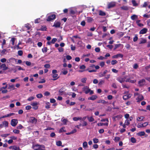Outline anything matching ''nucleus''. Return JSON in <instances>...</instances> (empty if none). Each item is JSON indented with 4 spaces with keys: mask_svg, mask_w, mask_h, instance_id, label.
Wrapping results in <instances>:
<instances>
[{
    "mask_svg": "<svg viewBox=\"0 0 150 150\" xmlns=\"http://www.w3.org/2000/svg\"><path fill=\"white\" fill-rule=\"evenodd\" d=\"M95 50L96 52H99L100 51V49L99 47H97L95 48Z\"/></svg>",
    "mask_w": 150,
    "mask_h": 150,
    "instance_id": "obj_58",
    "label": "nucleus"
},
{
    "mask_svg": "<svg viewBox=\"0 0 150 150\" xmlns=\"http://www.w3.org/2000/svg\"><path fill=\"white\" fill-rule=\"evenodd\" d=\"M93 141L94 143L96 144L98 142L99 140L98 139L95 138L93 139Z\"/></svg>",
    "mask_w": 150,
    "mask_h": 150,
    "instance_id": "obj_45",
    "label": "nucleus"
},
{
    "mask_svg": "<svg viewBox=\"0 0 150 150\" xmlns=\"http://www.w3.org/2000/svg\"><path fill=\"white\" fill-rule=\"evenodd\" d=\"M36 97L38 98H40L43 97V95L42 94L39 93L37 95Z\"/></svg>",
    "mask_w": 150,
    "mask_h": 150,
    "instance_id": "obj_47",
    "label": "nucleus"
},
{
    "mask_svg": "<svg viewBox=\"0 0 150 150\" xmlns=\"http://www.w3.org/2000/svg\"><path fill=\"white\" fill-rule=\"evenodd\" d=\"M87 118L88 119L89 121L90 122H93L94 120V119L92 117H87Z\"/></svg>",
    "mask_w": 150,
    "mask_h": 150,
    "instance_id": "obj_36",
    "label": "nucleus"
},
{
    "mask_svg": "<svg viewBox=\"0 0 150 150\" xmlns=\"http://www.w3.org/2000/svg\"><path fill=\"white\" fill-rule=\"evenodd\" d=\"M16 39L14 38H11V39L10 40V42H12V44L13 45H14V42L15 41V40Z\"/></svg>",
    "mask_w": 150,
    "mask_h": 150,
    "instance_id": "obj_54",
    "label": "nucleus"
},
{
    "mask_svg": "<svg viewBox=\"0 0 150 150\" xmlns=\"http://www.w3.org/2000/svg\"><path fill=\"white\" fill-rule=\"evenodd\" d=\"M18 53L19 56H21L23 54V52L22 50H19L18 52Z\"/></svg>",
    "mask_w": 150,
    "mask_h": 150,
    "instance_id": "obj_52",
    "label": "nucleus"
},
{
    "mask_svg": "<svg viewBox=\"0 0 150 150\" xmlns=\"http://www.w3.org/2000/svg\"><path fill=\"white\" fill-rule=\"evenodd\" d=\"M87 21L88 23H91L93 20V19L92 18L90 17H87Z\"/></svg>",
    "mask_w": 150,
    "mask_h": 150,
    "instance_id": "obj_31",
    "label": "nucleus"
},
{
    "mask_svg": "<svg viewBox=\"0 0 150 150\" xmlns=\"http://www.w3.org/2000/svg\"><path fill=\"white\" fill-rule=\"evenodd\" d=\"M83 91H85V93L86 94L88 93L90 91V89L87 86H84L82 88Z\"/></svg>",
    "mask_w": 150,
    "mask_h": 150,
    "instance_id": "obj_5",
    "label": "nucleus"
},
{
    "mask_svg": "<svg viewBox=\"0 0 150 150\" xmlns=\"http://www.w3.org/2000/svg\"><path fill=\"white\" fill-rule=\"evenodd\" d=\"M34 97L33 96L30 97L27 99V100L29 101H31L33 100L34 99Z\"/></svg>",
    "mask_w": 150,
    "mask_h": 150,
    "instance_id": "obj_60",
    "label": "nucleus"
},
{
    "mask_svg": "<svg viewBox=\"0 0 150 150\" xmlns=\"http://www.w3.org/2000/svg\"><path fill=\"white\" fill-rule=\"evenodd\" d=\"M38 150H45V147L44 145H41Z\"/></svg>",
    "mask_w": 150,
    "mask_h": 150,
    "instance_id": "obj_29",
    "label": "nucleus"
},
{
    "mask_svg": "<svg viewBox=\"0 0 150 150\" xmlns=\"http://www.w3.org/2000/svg\"><path fill=\"white\" fill-rule=\"evenodd\" d=\"M14 113H10L8 114H7V115H3L1 117H0V118H4L5 117H10V116H12L13 115H15Z\"/></svg>",
    "mask_w": 150,
    "mask_h": 150,
    "instance_id": "obj_15",
    "label": "nucleus"
},
{
    "mask_svg": "<svg viewBox=\"0 0 150 150\" xmlns=\"http://www.w3.org/2000/svg\"><path fill=\"white\" fill-rule=\"evenodd\" d=\"M58 74H53L52 75V77L53 78V79H52V80L53 81L56 80L59 77H58Z\"/></svg>",
    "mask_w": 150,
    "mask_h": 150,
    "instance_id": "obj_21",
    "label": "nucleus"
},
{
    "mask_svg": "<svg viewBox=\"0 0 150 150\" xmlns=\"http://www.w3.org/2000/svg\"><path fill=\"white\" fill-rule=\"evenodd\" d=\"M2 68V70L4 71H5L8 69V68L6 66L5 64H2L0 66V69Z\"/></svg>",
    "mask_w": 150,
    "mask_h": 150,
    "instance_id": "obj_12",
    "label": "nucleus"
},
{
    "mask_svg": "<svg viewBox=\"0 0 150 150\" xmlns=\"http://www.w3.org/2000/svg\"><path fill=\"white\" fill-rule=\"evenodd\" d=\"M97 96L96 95H92L91 97L88 98V100H94L97 98Z\"/></svg>",
    "mask_w": 150,
    "mask_h": 150,
    "instance_id": "obj_19",
    "label": "nucleus"
},
{
    "mask_svg": "<svg viewBox=\"0 0 150 150\" xmlns=\"http://www.w3.org/2000/svg\"><path fill=\"white\" fill-rule=\"evenodd\" d=\"M97 103H102L103 104H107L108 103V102L105 101L104 100H98V102Z\"/></svg>",
    "mask_w": 150,
    "mask_h": 150,
    "instance_id": "obj_25",
    "label": "nucleus"
},
{
    "mask_svg": "<svg viewBox=\"0 0 150 150\" xmlns=\"http://www.w3.org/2000/svg\"><path fill=\"white\" fill-rule=\"evenodd\" d=\"M56 145L59 146H61L62 144V142L60 141H59L56 142Z\"/></svg>",
    "mask_w": 150,
    "mask_h": 150,
    "instance_id": "obj_38",
    "label": "nucleus"
},
{
    "mask_svg": "<svg viewBox=\"0 0 150 150\" xmlns=\"http://www.w3.org/2000/svg\"><path fill=\"white\" fill-rule=\"evenodd\" d=\"M132 2L133 6H137L138 5V4L136 3L135 0H132Z\"/></svg>",
    "mask_w": 150,
    "mask_h": 150,
    "instance_id": "obj_34",
    "label": "nucleus"
},
{
    "mask_svg": "<svg viewBox=\"0 0 150 150\" xmlns=\"http://www.w3.org/2000/svg\"><path fill=\"white\" fill-rule=\"evenodd\" d=\"M40 22V18H37L35 20V23H38Z\"/></svg>",
    "mask_w": 150,
    "mask_h": 150,
    "instance_id": "obj_48",
    "label": "nucleus"
},
{
    "mask_svg": "<svg viewBox=\"0 0 150 150\" xmlns=\"http://www.w3.org/2000/svg\"><path fill=\"white\" fill-rule=\"evenodd\" d=\"M132 143H135L136 142V139L134 137H132L130 139Z\"/></svg>",
    "mask_w": 150,
    "mask_h": 150,
    "instance_id": "obj_40",
    "label": "nucleus"
},
{
    "mask_svg": "<svg viewBox=\"0 0 150 150\" xmlns=\"http://www.w3.org/2000/svg\"><path fill=\"white\" fill-rule=\"evenodd\" d=\"M8 89H11V90H14L15 88V86L13 84L11 85H9Z\"/></svg>",
    "mask_w": 150,
    "mask_h": 150,
    "instance_id": "obj_28",
    "label": "nucleus"
},
{
    "mask_svg": "<svg viewBox=\"0 0 150 150\" xmlns=\"http://www.w3.org/2000/svg\"><path fill=\"white\" fill-rule=\"evenodd\" d=\"M8 126V122L6 121H4L2 122V123L0 125V129L3 127H7Z\"/></svg>",
    "mask_w": 150,
    "mask_h": 150,
    "instance_id": "obj_2",
    "label": "nucleus"
},
{
    "mask_svg": "<svg viewBox=\"0 0 150 150\" xmlns=\"http://www.w3.org/2000/svg\"><path fill=\"white\" fill-rule=\"evenodd\" d=\"M83 146L84 149H86L88 148V143L86 142H84L83 143Z\"/></svg>",
    "mask_w": 150,
    "mask_h": 150,
    "instance_id": "obj_26",
    "label": "nucleus"
},
{
    "mask_svg": "<svg viewBox=\"0 0 150 150\" xmlns=\"http://www.w3.org/2000/svg\"><path fill=\"white\" fill-rule=\"evenodd\" d=\"M146 42V40L145 39H142L140 42L139 44L144 43Z\"/></svg>",
    "mask_w": 150,
    "mask_h": 150,
    "instance_id": "obj_56",
    "label": "nucleus"
},
{
    "mask_svg": "<svg viewBox=\"0 0 150 150\" xmlns=\"http://www.w3.org/2000/svg\"><path fill=\"white\" fill-rule=\"evenodd\" d=\"M144 118V117H138L137 119V120L139 121H141L143 120V119Z\"/></svg>",
    "mask_w": 150,
    "mask_h": 150,
    "instance_id": "obj_46",
    "label": "nucleus"
},
{
    "mask_svg": "<svg viewBox=\"0 0 150 150\" xmlns=\"http://www.w3.org/2000/svg\"><path fill=\"white\" fill-rule=\"evenodd\" d=\"M131 18L132 20H134L136 18H137V16L135 15H134L131 16Z\"/></svg>",
    "mask_w": 150,
    "mask_h": 150,
    "instance_id": "obj_39",
    "label": "nucleus"
},
{
    "mask_svg": "<svg viewBox=\"0 0 150 150\" xmlns=\"http://www.w3.org/2000/svg\"><path fill=\"white\" fill-rule=\"evenodd\" d=\"M23 127L21 125L19 124L18 126H17V128L18 129H21Z\"/></svg>",
    "mask_w": 150,
    "mask_h": 150,
    "instance_id": "obj_62",
    "label": "nucleus"
},
{
    "mask_svg": "<svg viewBox=\"0 0 150 150\" xmlns=\"http://www.w3.org/2000/svg\"><path fill=\"white\" fill-rule=\"evenodd\" d=\"M91 69L90 68H88L86 70V71L88 70V72L90 73L91 72H96L97 71L95 69H92L90 70V69Z\"/></svg>",
    "mask_w": 150,
    "mask_h": 150,
    "instance_id": "obj_35",
    "label": "nucleus"
},
{
    "mask_svg": "<svg viewBox=\"0 0 150 150\" xmlns=\"http://www.w3.org/2000/svg\"><path fill=\"white\" fill-rule=\"evenodd\" d=\"M47 28L46 26L42 25L41 26V28H40L38 30L43 31H45L47 30Z\"/></svg>",
    "mask_w": 150,
    "mask_h": 150,
    "instance_id": "obj_23",
    "label": "nucleus"
},
{
    "mask_svg": "<svg viewBox=\"0 0 150 150\" xmlns=\"http://www.w3.org/2000/svg\"><path fill=\"white\" fill-rule=\"evenodd\" d=\"M9 149L11 150H20L19 147L15 146H10L9 147Z\"/></svg>",
    "mask_w": 150,
    "mask_h": 150,
    "instance_id": "obj_16",
    "label": "nucleus"
},
{
    "mask_svg": "<svg viewBox=\"0 0 150 150\" xmlns=\"http://www.w3.org/2000/svg\"><path fill=\"white\" fill-rule=\"evenodd\" d=\"M20 132V131L18 129H14L13 130V132L15 134H19Z\"/></svg>",
    "mask_w": 150,
    "mask_h": 150,
    "instance_id": "obj_55",
    "label": "nucleus"
},
{
    "mask_svg": "<svg viewBox=\"0 0 150 150\" xmlns=\"http://www.w3.org/2000/svg\"><path fill=\"white\" fill-rule=\"evenodd\" d=\"M99 15L101 16H105L106 15L105 13L101 10L99 11Z\"/></svg>",
    "mask_w": 150,
    "mask_h": 150,
    "instance_id": "obj_30",
    "label": "nucleus"
},
{
    "mask_svg": "<svg viewBox=\"0 0 150 150\" xmlns=\"http://www.w3.org/2000/svg\"><path fill=\"white\" fill-rule=\"evenodd\" d=\"M47 47H45L42 49V51L43 53H46L47 52Z\"/></svg>",
    "mask_w": 150,
    "mask_h": 150,
    "instance_id": "obj_49",
    "label": "nucleus"
},
{
    "mask_svg": "<svg viewBox=\"0 0 150 150\" xmlns=\"http://www.w3.org/2000/svg\"><path fill=\"white\" fill-rule=\"evenodd\" d=\"M64 88L63 87H62L61 89H60L58 91L59 94V95L62 96L63 95L64 92H65L64 91H63V89H64Z\"/></svg>",
    "mask_w": 150,
    "mask_h": 150,
    "instance_id": "obj_22",
    "label": "nucleus"
},
{
    "mask_svg": "<svg viewBox=\"0 0 150 150\" xmlns=\"http://www.w3.org/2000/svg\"><path fill=\"white\" fill-rule=\"evenodd\" d=\"M121 8L125 10H127L128 9V7L127 6H123L121 7Z\"/></svg>",
    "mask_w": 150,
    "mask_h": 150,
    "instance_id": "obj_59",
    "label": "nucleus"
},
{
    "mask_svg": "<svg viewBox=\"0 0 150 150\" xmlns=\"http://www.w3.org/2000/svg\"><path fill=\"white\" fill-rule=\"evenodd\" d=\"M117 61L116 60H112L111 61V63L112 65H115L117 63Z\"/></svg>",
    "mask_w": 150,
    "mask_h": 150,
    "instance_id": "obj_42",
    "label": "nucleus"
},
{
    "mask_svg": "<svg viewBox=\"0 0 150 150\" xmlns=\"http://www.w3.org/2000/svg\"><path fill=\"white\" fill-rule=\"evenodd\" d=\"M144 99V98L143 95L142 94H139L137 98H136V99L137 100V102H139L143 100Z\"/></svg>",
    "mask_w": 150,
    "mask_h": 150,
    "instance_id": "obj_8",
    "label": "nucleus"
},
{
    "mask_svg": "<svg viewBox=\"0 0 150 150\" xmlns=\"http://www.w3.org/2000/svg\"><path fill=\"white\" fill-rule=\"evenodd\" d=\"M137 134L138 136H143L145 135V132L144 131H142L139 132Z\"/></svg>",
    "mask_w": 150,
    "mask_h": 150,
    "instance_id": "obj_33",
    "label": "nucleus"
},
{
    "mask_svg": "<svg viewBox=\"0 0 150 150\" xmlns=\"http://www.w3.org/2000/svg\"><path fill=\"white\" fill-rule=\"evenodd\" d=\"M61 25V23L59 21H55L52 26L53 27H54L56 28H59Z\"/></svg>",
    "mask_w": 150,
    "mask_h": 150,
    "instance_id": "obj_10",
    "label": "nucleus"
},
{
    "mask_svg": "<svg viewBox=\"0 0 150 150\" xmlns=\"http://www.w3.org/2000/svg\"><path fill=\"white\" fill-rule=\"evenodd\" d=\"M64 129V127H63L61 128L59 130V133H61L63 132H66V131Z\"/></svg>",
    "mask_w": 150,
    "mask_h": 150,
    "instance_id": "obj_44",
    "label": "nucleus"
},
{
    "mask_svg": "<svg viewBox=\"0 0 150 150\" xmlns=\"http://www.w3.org/2000/svg\"><path fill=\"white\" fill-rule=\"evenodd\" d=\"M86 80H87V79L86 78H85V77L83 78H82L81 79V82L82 83H86Z\"/></svg>",
    "mask_w": 150,
    "mask_h": 150,
    "instance_id": "obj_41",
    "label": "nucleus"
},
{
    "mask_svg": "<svg viewBox=\"0 0 150 150\" xmlns=\"http://www.w3.org/2000/svg\"><path fill=\"white\" fill-rule=\"evenodd\" d=\"M30 122L32 123L36 124L37 122V119L34 117H30L29 120Z\"/></svg>",
    "mask_w": 150,
    "mask_h": 150,
    "instance_id": "obj_6",
    "label": "nucleus"
},
{
    "mask_svg": "<svg viewBox=\"0 0 150 150\" xmlns=\"http://www.w3.org/2000/svg\"><path fill=\"white\" fill-rule=\"evenodd\" d=\"M57 40V39L56 38H53L51 41V42L52 44H54Z\"/></svg>",
    "mask_w": 150,
    "mask_h": 150,
    "instance_id": "obj_57",
    "label": "nucleus"
},
{
    "mask_svg": "<svg viewBox=\"0 0 150 150\" xmlns=\"http://www.w3.org/2000/svg\"><path fill=\"white\" fill-rule=\"evenodd\" d=\"M146 83L145 80L143 79L140 80L138 82V84L140 87H142Z\"/></svg>",
    "mask_w": 150,
    "mask_h": 150,
    "instance_id": "obj_7",
    "label": "nucleus"
},
{
    "mask_svg": "<svg viewBox=\"0 0 150 150\" xmlns=\"http://www.w3.org/2000/svg\"><path fill=\"white\" fill-rule=\"evenodd\" d=\"M120 139V138L119 137H115L114 140L115 142H118Z\"/></svg>",
    "mask_w": 150,
    "mask_h": 150,
    "instance_id": "obj_43",
    "label": "nucleus"
},
{
    "mask_svg": "<svg viewBox=\"0 0 150 150\" xmlns=\"http://www.w3.org/2000/svg\"><path fill=\"white\" fill-rule=\"evenodd\" d=\"M56 16L54 14H50L47 17V21H51L56 18Z\"/></svg>",
    "mask_w": 150,
    "mask_h": 150,
    "instance_id": "obj_1",
    "label": "nucleus"
},
{
    "mask_svg": "<svg viewBox=\"0 0 150 150\" xmlns=\"http://www.w3.org/2000/svg\"><path fill=\"white\" fill-rule=\"evenodd\" d=\"M50 66L49 64H46L44 65V67L47 69H48L50 68Z\"/></svg>",
    "mask_w": 150,
    "mask_h": 150,
    "instance_id": "obj_61",
    "label": "nucleus"
},
{
    "mask_svg": "<svg viewBox=\"0 0 150 150\" xmlns=\"http://www.w3.org/2000/svg\"><path fill=\"white\" fill-rule=\"evenodd\" d=\"M38 103L36 102H33L31 103V105L33 106V108L36 110L38 108V107L37 106Z\"/></svg>",
    "mask_w": 150,
    "mask_h": 150,
    "instance_id": "obj_9",
    "label": "nucleus"
},
{
    "mask_svg": "<svg viewBox=\"0 0 150 150\" xmlns=\"http://www.w3.org/2000/svg\"><path fill=\"white\" fill-rule=\"evenodd\" d=\"M127 76H125L124 77H119L117 78V80L120 83H122L125 81V80Z\"/></svg>",
    "mask_w": 150,
    "mask_h": 150,
    "instance_id": "obj_3",
    "label": "nucleus"
},
{
    "mask_svg": "<svg viewBox=\"0 0 150 150\" xmlns=\"http://www.w3.org/2000/svg\"><path fill=\"white\" fill-rule=\"evenodd\" d=\"M82 117H74L73 118V120L75 121H77L78 120H81L82 119Z\"/></svg>",
    "mask_w": 150,
    "mask_h": 150,
    "instance_id": "obj_27",
    "label": "nucleus"
},
{
    "mask_svg": "<svg viewBox=\"0 0 150 150\" xmlns=\"http://www.w3.org/2000/svg\"><path fill=\"white\" fill-rule=\"evenodd\" d=\"M44 94L45 96H48L50 95V93L48 91H45Z\"/></svg>",
    "mask_w": 150,
    "mask_h": 150,
    "instance_id": "obj_63",
    "label": "nucleus"
},
{
    "mask_svg": "<svg viewBox=\"0 0 150 150\" xmlns=\"http://www.w3.org/2000/svg\"><path fill=\"white\" fill-rule=\"evenodd\" d=\"M122 115H118L116 116L113 117V120L115 121L116 120V118H117V120H119L122 118Z\"/></svg>",
    "mask_w": 150,
    "mask_h": 150,
    "instance_id": "obj_20",
    "label": "nucleus"
},
{
    "mask_svg": "<svg viewBox=\"0 0 150 150\" xmlns=\"http://www.w3.org/2000/svg\"><path fill=\"white\" fill-rule=\"evenodd\" d=\"M131 77H130L129 78L126 79L125 81L126 82H129L131 83H134L136 82V81L135 80H131Z\"/></svg>",
    "mask_w": 150,
    "mask_h": 150,
    "instance_id": "obj_11",
    "label": "nucleus"
},
{
    "mask_svg": "<svg viewBox=\"0 0 150 150\" xmlns=\"http://www.w3.org/2000/svg\"><path fill=\"white\" fill-rule=\"evenodd\" d=\"M123 55L121 54H117L114 55L112 56V58H117L118 57H120L121 58L123 57Z\"/></svg>",
    "mask_w": 150,
    "mask_h": 150,
    "instance_id": "obj_14",
    "label": "nucleus"
},
{
    "mask_svg": "<svg viewBox=\"0 0 150 150\" xmlns=\"http://www.w3.org/2000/svg\"><path fill=\"white\" fill-rule=\"evenodd\" d=\"M16 67L18 68V70H19V71L21 70H23V71H25V69H23L20 66H16Z\"/></svg>",
    "mask_w": 150,
    "mask_h": 150,
    "instance_id": "obj_51",
    "label": "nucleus"
},
{
    "mask_svg": "<svg viewBox=\"0 0 150 150\" xmlns=\"http://www.w3.org/2000/svg\"><path fill=\"white\" fill-rule=\"evenodd\" d=\"M10 135L9 134H2L1 135V137H6Z\"/></svg>",
    "mask_w": 150,
    "mask_h": 150,
    "instance_id": "obj_53",
    "label": "nucleus"
},
{
    "mask_svg": "<svg viewBox=\"0 0 150 150\" xmlns=\"http://www.w3.org/2000/svg\"><path fill=\"white\" fill-rule=\"evenodd\" d=\"M115 5V3L114 2H111L108 5V8H110L114 7Z\"/></svg>",
    "mask_w": 150,
    "mask_h": 150,
    "instance_id": "obj_18",
    "label": "nucleus"
},
{
    "mask_svg": "<svg viewBox=\"0 0 150 150\" xmlns=\"http://www.w3.org/2000/svg\"><path fill=\"white\" fill-rule=\"evenodd\" d=\"M137 35H135L134 37L133 38V41L135 42L137 41L138 39Z\"/></svg>",
    "mask_w": 150,
    "mask_h": 150,
    "instance_id": "obj_50",
    "label": "nucleus"
},
{
    "mask_svg": "<svg viewBox=\"0 0 150 150\" xmlns=\"http://www.w3.org/2000/svg\"><path fill=\"white\" fill-rule=\"evenodd\" d=\"M18 123V120L17 119H13L11 120V125L13 127L16 126Z\"/></svg>",
    "mask_w": 150,
    "mask_h": 150,
    "instance_id": "obj_4",
    "label": "nucleus"
},
{
    "mask_svg": "<svg viewBox=\"0 0 150 150\" xmlns=\"http://www.w3.org/2000/svg\"><path fill=\"white\" fill-rule=\"evenodd\" d=\"M105 64V62H101L100 63V66L101 67H103Z\"/></svg>",
    "mask_w": 150,
    "mask_h": 150,
    "instance_id": "obj_64",
    "label": "nucleus"
},
{
    "mask_svg": "<svg viewBox=\"0 0 150 150\" xmlns=\"http://www.w3.org/2000/svg\"><path fill=\"white\" fill-rule=\"evenodd\" d=\"M40 146V145L37 144L35 145H33L32 147L34 150H38V149H39Z\"/></svg>",
    "mask_w": 150,
    "mask_h": 150,
    "instance_id": "obj_24",
    "label": "nucleus"
},
{
    "mask_svg": "<svg viewBox=\"0 0 150 150\" xmlns=\"http://www.w3.org/2000/svg\"><path fill=\"white\" fill-rule=\"evenodd\" d=\"M121 46H123V45L121 44H116L115 45V47L114 49V50H116L117 48L120 47Z\"/></svg>",
    "mask_w": 150,
    "mask_h": 150,
    "instance_id": "obj_32",
    "label": "nucleus"
},
{
    "mask_svg": "<svg viewBox=\"0 0 150 150\" xmlns=\"http://www.w3.org/2000/svg\"><path fill=\"white\" fill-rule=\"evenodd\" d=\"M147 29L146 28H143L139 32V33L140 34H144L146 33L147 31Z\"/></svg>",
    "mask_w": 150,
    "mask_h": 150,
    "instance_id": "obj_17",
    "label": "nucleus"
},
{
    "mask_svg": "<svg viewBox=\"0 0 150 150\" xmlns=\"http://www.w3.org/2000/svg\"><path fill=\"white\" fill-rule=\"evenodd\" d=\"M124 35V33L122 32H119L117 34V35L120 38L122 37Z\"/></svg>",
    "mask_w": 150,
    "mask_h": 150,
    "instance_id": "obj_37",
    "label": "nucleus"
},
{
    "mask_svg": "<svg viewBox=\"0 0 150 150\" xmlns=\"http://www.w3.org/2000/svg\"><path fill=\"white\" fill-rule=\"evenodd\" d=\"M132 96V94H128L123 96V98L124 100H126L131 98Z\"/></svg>",
    "mask_w": 150,
    "mask_h": 150,
    "instance_id": "obj_13",
    "label": "nucleus"
}]
</instances>
